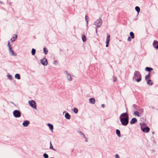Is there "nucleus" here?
Listing matches in <instances>:
<instances>
[{
    "instance_id": "3",
    "label": "nucleus",
    "mask_w": 158,
    "mask_h": 158,
    "mask_svg": "<svg viewBox=\"0 0 158 158\" xmlns=\"http://www.w3.org/2000/svg\"><path fill=\"white\" fill-rule=\"evenodd\" d=\"M102 23V21L101 19H98L94 23L95 25L98 27H100Z\"/></svg>"
},
{
    "instance_id": "1",
    "label": "nucleus",
    "mask_w": 158,
    "mask_h": 158,
    "mask_svg": "<svg viewBox=\"0 0 158 158\" xmlns=\"http://www.w3.org/2000/svg\"><path fill=\"white\" fill-rule=\"evenodd\" d=\"M122 124L123 126L127 125L129 122V116L128 114L126 113L122 114L119 117Z\"/></svg>"
},
{
    "instance_id": "6",
    "label": "nucleus",
    "mask_w": 158,
    "mask_h": 158,
    "mask_svg": "<svg viewBox=\"0 0 158 158\" xmlns=\"http://www.w3.org/2000/svg\"><path fill=\"white\" fill-rule=\"evenodd\" d=\"M41 63L44 65H46L48 64L47 60L45 58H43L40 60Z\"/></svg>"
},
{
    "instance_id": "23",
    "label": "nucleus",
    "mask_w": 158,
    "mask_h": 158,
    "mask_svg": "<svg viewBox=\"0 0 158 158\" xmlns=\"http://www.w3.org/2000/svg\"><path fill=\"white\" fill-rule=\"evenodd\" d=\"M82 39L83 42H85L86 40V38L85 35H83L82 36Z\"/></svg>"
},
{
    "instance_id": "13",
    "label": "nucleus",
    "mask_w": 158,
    "mask_h": 158,
    "mask_svg": "<svg viewBox=\"0 0 158 158\" xmlns=\"http://www.w3.org/2000/svg\"><path fill=\"white\" fill-rule=\"evenodd\" d=\"M9 49V52L10 55L12 56H16V54H14V52L12 48Z\"/></svg>"
},
{
    "instance_id": "12",
    "label": "nucleus",
    "mask_w": 158,
    "mask_h": 158,
    "mask_svg": "<svg viewBox=\"0 0 158 158\" xmlns=\"http://www.w3.org/2000/svg\"><path fill=\"white\" fill-rule=\"evenodd\" d=\"M149 130H150L149 128L148 127H144V128H143V129L142 131L143 132H148L149 131Z\"/></svg>"
},
{
    "instance_id": "4",
    "label": "nucleus",
    "mask_w": 158,
    "mask_h": 158,
    "mask_svg": "<svg viewBox=\"0 0 158 158\" xmlns=\"http://www.w3.org/2000/svg\"><path fill=\"white\" fill-rule=\"evenodd\" d=\"M29 104L31 106L34 108H36L35 103L33 100L29 101L28 102Z\"/></svg>"
},
{
    "instance_id": "17",
    "label": "nucleus",
    "mask_w": 158,
    "mask_h": 158,
    "mask_svg": "<svg viewBox=\"0 0 158 158\" xmlns=\"http://www.w3.org/2000/svg\"><path fill=\"white\" fill-rule=\"evenodd\" d=\"M48 125L50 129L52 131V130L53 129V126L50 123L48 124Z\"/></svg>"
},
{
    "instance_id": "14",
    "label": "nucleus",
    "mask_w": 158,
    "mask_h": 158,
    "mask_svg": "<svg viewBox=\"0 0 158 158\" xmlns=\"http://www.w3.org/2000/svg\"><path fill=\"white\" fill-rule=\"evenodd\" d=\"M66 74H67V77L68 80L69 81H71L72 80V78L70 75L67 73V72H66Z\"/></svg>"
},
{
    "instance_id": "38",
    "label": "nucleus",
    "mask_w": 158,
    "mask_h": 158,
    "mask_svg": "<svg viewBox=\"0 0 158 158\" xmlns=\"http://www.w3.org/2000/svg\"><path fill=\"white\" fill-rule=\"evenodd\" d=\"M79 133L80 134V135H83L84 136V134L82 133L81 132L79 131Z\"/></svg>"
},
{
    "instance_id": "33",
    "label": "nucleus",
    "mask_w": 158,
    "mask_h": 158,
    "mask_svg": "<svg viewBox=\"0 0 158 158\" xmlns=\"http://www.w3.org/2000/svg\"><path fill=\"white\" fill-rule=\"evenodd\" d=\"M139 78L137 79L136 81L137 82L140 81L141 80V77H138Z\"/></svg>"
},
{
    "instance_id": "8",
    "label": "nucleus",
    "mask_w": 158,
    "mask_h": 158,
    "mask_svg": "<svg viewBox=\"0 0 158 158\" xmlns=\"http://www.w3.org/2000/svg\"><path fill=\"white\" fill-rule=\"evenodd\" d=\"M30 122L29 121L26 120L23 122V125L24 127H27L29 124Z\"/></svg>"
},
{
    "instance_id": "24",
    "label": "nucleus",
    "mask_w": 158,
    "mask_h": 158,
    "mask_svg": "<svg viewBox=\"0 0 158 158\" xmlns=\"http://www.w3.org/2000/svg\"><path fill=\"white\" fill-rule=\"evenodd\" d=\"M135 10L139 13L140 11V9L139 7L138 6H136L135 7Z\"/></svg>"
},
{
    "instance_id": "16",
    "label": "nucleus",
    "mask_w": 158,
    "mask_h": 158,
    "mask_svg": "<svg viewBox=\"0 0 158 158\" xmlns=\"http://www.w3.org/2000/svg\"><path fill=\"white\" fill-rule=\"evenodd\" d=\"M65 117L67 119H70V117H71L70 115L68 113H67L65 114Z\"/></svg>"
},
{
    "instance_id": "20",
    "label": "nucleus",
    "mask_w": 158,
    "mask_h": 158,
    "mask_svg": "<svg viewBox=\"0 0 158 158\" xmlns=\"http://www.w3.org/2000/svg\"><path fill=\"white\" fill-rule=\"evenodd\" d=\"M147 81V83L148 85H152V81L150 79H148Z\"/></svg>"
},
{
    "instance_id": "15",
    "label": "nucleus",
    "mask_w": 158,
    "mask_h": 158,
    "mask_svg": "<svg viewBox=\"0 0 158 158\" xmlns=\"http://www.w3.org/2000/svg\"><path fill=\"white\" fill-rule=\"evenodd\" d=\"M157 45H158V41L157 40H154L153 43V45L154 47L155 48Z\"/></svg>"
},
{
    "instance_id": "10",
    "label": "nucleus",
    "mask_w": 158,
    "mask_h": 158,
    "mask_svg": "<svg viewBox=\"0 0 158 158\" xmlns=\"http://www.w3.org/2000/svg\"><path fill=\"white\" fill-rule=\"evenodd\" d=\"M137 122V120L136 118H134L132 119L130 122L131 124H133Z\"/></svg>"
},
{
    "instance_id": "29",
    "label": "nucleus",
    "mask_w": 158,
    "mask_h": 158,
    "mask_svg": "<svg viewBox=\"0 0 158 158\" xmlns=\"http://www.w3.org/2000/svg\"><path fill=\"white\" fill-rule=\"evenodd\" d=\"M73 110L74 112L75 113H77L78 111V109L77 108H75L73 109Z\"/></svg>"
},
{
    "instance_id": "42",
    "label": "nucleus",
    "mask_w": 158,
    "mask_h": 158,
    "mask_svg": "<svg viewBox=\"0 0 158 158\" xmlns=\"http://www.w3.org/2000/svg\"><path fill=\"white\" fill-rule=\"evenodd\" d=\"M51 158H52V157H51Z\"/></svg>"
},
{
    "instance_id": "36",
    "label": "nucleus",
    "mask_w": 158,
    "mask_h": 158,
    "mask_svg": "<svg viewBox=\"0 0 158 158\" xmlns=\"http://www.w3.org/2000/svg\"><path fill=\"white\" fill-rule=\"evenodd\" d=\"M85 20H86V21L88 23V20H87V19H88V17H87V16L86 15V16H85Z\"/></svg>"
},
{
    "instance_id": "40",
    "label": "nucleus",
    "mask_w": 158,
    "mask_h": 158,
    "mask_svg": "<svg viewBox=\"0 0 158 158\" xmlns=\"http://www.w3.org/2000/svg\"><path fill=\"white\" fill-rule=\"evenodd\" d=\"M155 48H156L157 49H158V44Z\"/></svg>"
},
{
    "instance_id": "18",
    "label": "nucleus",
    "mask_w": 158,
    "mask_h": 158,
    "mask_svg": "<svg viewBox=\"0 0 158 158\" xmlns=\"http://www.w3.org/2000/svg\"><path fill=\"white\" fill-rule=\"evenodd\" d=\"M153 69L152 68L148 67H146L145 68V70L146 71L149 72H150V71L153 70Z\"/></svg>"
},
{
    "instance_id": "9",
    "label": "nucleus",
    "mask_w": 158,
    "mask_h": 158,
    "mask_svg": "<svg viewBox=\"0 0 158 158\" xmlns=\"http://www.w3.org/2000/svg\"><path fill=\"white\" fill-rule=\"evenodd\" d=\"M17 35H16L14 34L13 35V36L12 38H11L10 39V40L12 42L15 41L17 39Z\"/></svg>"
},
{
    "instance_id": "22",
    "label": "nucleus",
    "mask_w": 158,
    "mask_h": 158,
    "mask_svg": "<svg viewBox=\"0 0 158 158\" xmlns=\"http://www.w3.org/2000/svg\"><path fill=\"white\" fill-rule=\"evenodd\" d=\"M15 77L18 79H20V75L18 74H16L15 75Z\"/></svg>"
},
{
    "instance_id": "25",
    "label": "nucleus",
    "mask_w": 158,
    "mask_h": 158,
    "mask_svg": "<svg viewBox=\"0 0 158 158\" xmlns=\"http://www.w3.org/2000/svg\"><path fill=\"white\" fill-rule=\"evenodd\" d=\"M130 35L131 36V38L132 39L134 38V37H135L134 35V33L133 32H130Z\"/></svg>"
},
{
    "instance_id": "5",
    "label": "nucleus",
    "mask_w": 158,
    "mask_h": 158,
    "mask_svg": "<svg viewBox=\"0 0 158 158\" xmlns=\"http://www.w3.org/2000/svg\"><path fill=\"white\" fill-rule=\"evenodd\" d=\"M141 77V74L138 71H136L135 72L134 75L133 77L134 78H136V77Z\"/></svg>"
},
{
    "instance_id": "21",
    "label": "nucleus",
    "mask_w": 158,
    "mask_h": 158,
    "mask_svg": "<svg viewBox=\"0 0 158 158\" xmlns=\"http://www.w3.org/2000/svg\"><path fill=\"white\" fill-rule=\"evenodd\" d=\"M116 133L118 137H121L120 131L118 130L117 129L116 130Z\"/></svg>"
},
{
    "instance_id": "39",
    "label": "nucleus",
    "mask_w": 158,
    "mask_h": 158,
    "mask_svg": "<svg viewBox=\"0 0 158 158\" xmlns=\"http://www.w3.org/2000/svg\"><path fill=\"white\" fill-rule=\"evenodd\" d=\"M102 107L104 108V104H102L101 105Z\"/></svg>"
},
{
    "instance_id": "26",
    "label": "nucleus",
    "mask_w": 158,
    "mask_h": 158,
    "mask_svg": "<svg viewBox=\"0 0 158 158\" xmlns=\"http://www.w3.org/2000/svg\"><path fill=\"white\" fill-rule=\"evenodd\" d=\"M35 50L34 48H32L31 50V54L32 55H34L35 53Z\"/></svg>"
},
{
    "instance_id": "37",
    "label": "nucleus",
    "mask_w": 158,
    "mask_h": 158,
    "mask_svg": "<svg viewBox=\"0 0 158 158\" xmlns=\"http://www.w3.org/2000/svg\"><path fill=\"white\" fill-rule=\"evenodd\" d=\"M115 158H119L118 155L117 154L115 155Z\"/></svg>"
},
{
    "instance_id": "35",
    "label": "nucleus",
    "mask_w": 158,
    "mask_h": 158,
    "mask_svg": "<svg viewBox=\"0 0 158 158\" xmlns=\"http://www.w3.org/2000/svg\"><path fill=\"white\" fill-rule=\"evenodd\" d=\"M127 40L129 41H131V38L130 37H129L128 38Z\"/></svg>"
},
{
    "instance_id": "34",
    "label": "nucleus",
    "mask_w": 158,
    "mask_h": 158,
    "mask_svg": "<svg viewBox=\"0 0 158 158\" xmlns=\"http://www.w3.org/2000/svg\"><path fill=\"white\" fill-rule=\"evenodd\" d=\"M8 78L10 79H11L12 76L10 75H9L8 76Z\"/></svg>"
},
{
    "instance_id": "19",
    "label": "nucleus",
    "mask_w": 158,
    "mask_h": 158,
    "mask_svg": "<svg viewBox=\"0 0 158 158\" xmlns=\"http://www.w3.org/2000/svg\"><path fill=\"white\" fill-rule=\"evenodd\" d=\"M150 77V74L149 73L147 76H145V78L146 81L148 80Z\"/></svg>"
},
{
    "instance_id": "31",
    "label": "nucleus",
    "mask_w": 158,
    "mask_h": 158,
    "mask_svg": "<svg viewBox=\"0 0 158 158\" xmlns=\"http://www.w3.org/2000/svg\"><path fill=\"white\" fill-rule=\"evenodd\" d=\"M43 156L45 158H48V155L46 153H45L44 154Z\"/></svg>"
},
{
    "instance_id": "2",
    "label": "nucleus",
    "mask_w": 158,
    "mask_h": 158,
    "mask_svg": "<svg viewBox=\"0 0 158 158\" xmlns=\"http://www.w3.org/2000/svg\"><path fill=\"white\" fill-rule=\"evenodd\" d=\"M13 114L15 118H19L21 116L20 112L17 110H14L13 112Z\"/></svg>"
},
{
    "instance_id": "41",
    "label": "nucleus",
    "mask_w": 158,
    "mask_h": 158,
    "mask_svg": "<svg viewBox=\"0 0 158 158\" xmlns=\"http://www.w3.org/2000/svg\"><path fill=\"white\" fill-rule=\"evenodd\" d=\"M96 32H97V29H96Z\"/></svg>"
},
{
    "instance_id": "32",
    "label": "nucleus",
    "mask_w": 158,
    "mask_h": 158,
    "mask_svg": "<svg viewBox=\"0 0 158 158\" xmlns=\"http://www.w3.org/2000/svg\"><path fill=\"white\" fill-rule=\"evenodd\" d=\"M8 47L9 49H10L11 48H12V47H11V45H10V43L9 42H8Z\"/></svg>"
},
{
    "instance_id": "27",
    "label": "nucleus",
    "mask_w": 158,
    "mask_h": 158,
    "mask_svg": "<svg viewBox=\"0 0 158 158\" xmlns=\"http://www.w3.org/2000/svg\"><path fill=\"white\" fill-rule=\"evenodd\" d=\"M50 148L51 149H52L53 150H54V151H55V149L53 148L52 144L51 142H50Z\"/></svg>"
},
{
    "instance_id": "30",
    "label": "nucleus",
    "mask_w": 158,
    "mask_h": 158,
    "mask_svg": "<svg viewBox=\"0 0 158 158\" xmlns=\"http://www.w3.org/2000/svg\"><path fill=\"white\" fill-rule=\"evenodd\" d=\"M134 114H135V115H137V116H138V117L139 116V112L137 111H135L134 112Z\"/></svg>"
},
{
    "instance_id": "11",
    "label": "nucleus",
    "mask_w": 158,
    "mask_h": 158,
    "mask_svg": "<svg viewBox=\"0 0 158 158\" xmlns=\"http://www.w3.org/2000/svg\"><path fill=\"white\" fill-rule=\"evenodd\" d=\"M89 102L92 104H94L95 102V100L94 98H90L89 99Z\"/></svg>"
},
{
    "instance_id": "28",
    "label": "nucleus",
    "mask_w": 158,
    "mask_h": 158,
    "mask_svg": "<svg viewBox=\"0 0 158 158\" xmlns=\"http://www.w3.org/2000/svg\"><path fill=\"white\" fill-rule=\"evenodd\" d=\"M44 51L45 54H47L48 52V51L47 49L45 48H44Z\"/></svg>"
},
{
    "instance_id": "7",
    "label": "nucleus",
    "mask_w": 158,
    "mask_h": 158,
    "mask_svg": "<svg viewBox=\"0 0 158 158\" xmlns=\"http://www.w3.org/2000/svg\"><path fill=\"white\" fill-rule=\"evenodd\" d=\"M110 35L107 36L106 39V47H107L108 46V45L109 43V42L110 41Z\"/></svg>"
}]
</instances>
